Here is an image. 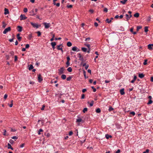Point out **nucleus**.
Returning <instances> with one entry per match:
<instances>
[{"mask_svg":"<svg viewBox=\"0 0 153 153\" xmlns=\"http://www.w3.org/2000/svg\"><path fill=\"white\" fill-rule=\"evenodd\" d=\"M65 70V68L64 67H61L60 69H59L58 70L59 74L60 75L64 73V71Z\"/></svg>","mask_w":153,"mask_h":153,"instance_id":"1","label":"nucleus"},{"mask_svg":"<svg viewBox=\"0 0 153 153\" xmlns=\"http://www.w3.org/2000/svg\"><path fill=\"white\" fill-rule=\"evenodd\" d=\"M30 24L33 27H36V28H39V27L41 26L40 25H39L37 23H34L32 22H30Z\"/></svg>","mask_w":153,"mask_h":153,"instance_id":"2","label":"nucleus"},{"mask_svg":"<svg viewBox=\"0 0 153 153\" xmlns=\"http://www.w3.org/2000/svg\"><path fill=\"white\" fill-rule=\"evenodd\" d=\"M11 30V28L10 27H8L6 28L3 31V33L4 34H6L7 33L8 31H10Z\"/></svg>","mask_w":153,"mask_h":153,"instance_id":"3","label":"nucleus"},{"mask_svg":"<svg viewBox=\"0 0 153 153\" xmlns=\"http://www.w3.org/2000/svg\"><path fill=\"white\" fill-rule=\"evenodd\" d=\"M84 122V121L80 117L77 116V119L76 120V122L78 123L81 122L82 123H83Z\"/></svg>","mask_w":153,"mask_h":153,"instance_id":"4","label":"nucleus"},{"mask_svg":"<svg viewBox=\"0 0 153 153\" xmlns=\"http://www.w3.org/2000/svg\"><path fill=\"white\" fill-rule=\"evenodd\" d=\"M77 57L79 58V60L82 62L84 61V59L82 55L80 53H78L77 54Z\"/></svg>","mask_w":153,"mask_h":153,"instance_id":"5","label":"nucleus"},{"mask_svg":"<svg viewBox=\"0 0 153 153\" xmlns=\"http://www.w3.org/2000/svg\"><path fill=\"white\" fill-rule=\"evenodd\" d=\"M43 24L45 25V28H48L50 27V24L49 23H47L44 22Z\"/></svg>","mask_w":153,"mask_h":153,"instance_id":"6","label":"nucleus"},{"mask_svg":"<svg viewBox=\"0 0 153 153\" xmlns=\"http://www.w3.org/2000/svg\"><path fill=\"white\" fill-rule=\"evenodd\" d=\"M72 50L74 51L78 52L80 51L79 49L76 46L72 48Z\"/></svg>","mask_w":153,"mask_h":153,"instance_id":"7","label":"nucleus"},{"mask_svg":"<svg viewBox=\"0 0 153 153\" xmlns=\"http://www.w3.org/2000/svg\"><path fill=\"white\" fill-rule=\"evenodd\" d=\"M20 20H25L27 18V17L25 16L24 15H22L21 14L20 16Z\"/></svg>","mask_w":153,"mask_h":153,"instance_id":"8","label":"nucleus"},{"mask_svg":"<svg viewBox=\"0 0 153 153\" xmlns=\"http://www.w3.org/2000/svg\"><path fill=\"white\" fill-rule=\"evenodd\" d=\"M38 80L39 82H41L43 80V79L41 76V74H39L38 75Z\"/></svg>","mask_w":153,"mask_h":153,"instance_id":"9","label":"nucleus"},{"mask_svg":"<svg viewBox=\"0 0 153 153\" xmlns=\"http://www.w3.org/2000/svg\"><path fill=\"white\" fill-rule=\"evenodd\" d=\"M57 49L58 50H62V47H63L62 44H60L59 45H57Z\"/></svg>","mask_w":153,"mask_h":153,"instance_id":"10","label":"nucleus"},{"mask_svg":"<svg viewBox=\"0 0 153 153\" xmlns=\"http://www.w3.org/2000/svg\"><path fill=\"white\" fill-rule=\"evenodd\" d=\"M51 44L52 46L53 49L54 50L55 48V46L56 45V42H52L51 43Z\"/></svg>","mask_w":153,"mask_h":153,"instance_id":"11","label":"nucleus"},{"mask_svg":"<svg viewBox=\"0 0 153 153\" xmlns=\"http://www.w3.org/2000/svg\"><path fill=\"white\" fill-rule=\"evenodd\" d=\"M17 28H18L17 30L18 31H19V32H21L22 31V27H21L20 26H17Z\"/></svg>","mask_w":153,"mask_h":153,"instance_id":"12","label":"nucleus"},{"mask_svg":"<svg viewBox=\"0 0 153 153\" xmlns=\"http://www.w3.org/2000/svg\"><path fill=\"white\" fill-rule=\"evenodd\" d=\"M4 14L5 15H7L9 13V11L8 9L6 8H5L4 9Z\"/></svg>","mask_w":153,"mask_h":153,"instance_id":"13","label":"nucleus"},{"mask_svg":"<svg viewBox=\"0 0 153 153\" xmlns=\"http://www.w3.org/2000/svg\"><path fill=\"white\" fill-rule=\"evenodd\" d=\"M124 88L121 89L120 91V93L121 95H123L125 94Z\"/></svg>","mask_w":153,"mask_h":153,"instance_id":"14","label":"nucleus"},{"mask_svg":"<svg viewBox=\"0 0 153 153\" xmlns=\"http://www.w3.org/2000/svg\"><path fill=\"white\" fill-rule=\"evenodd\" d=\"M20 34L19 33H18L17 35V37L18 39V40L20 41L22 39V37L20 36Z\"/></svg>","mask_w":153,"mask_h":153,"instance_id":"15","label":"nucleus"},{"mask_svg":"<svg viewBox=\"0 0 153 153\" xmlns=\"http://www.w3.org/2000/svg\"><path fill=\"white\" fill-rule=\"evenodd\" d=\"M8 146V149H11L12 150H13V148L11 146V145L9 143H8L7 144Z\"/></svg>","mask_w":153,"mask_h":153,"instance_id":"16","label":"nucleus"},{"mask_svg":"<svg viewBox=\"0 0 153 153\" xmlns=\"http://www.w3.org/2000/svg\"><path fill=\"white\" fill-rule=\"evenodd\" d=\"M105 137L107 139H108L109 138H111L112 136L111 135H109L108 134H106L105 135Z\"/></svg>","mask_w":153,"mask_h":153,"instance_id":"17","label":"nucleus"},{"mask_svg":"<svg viewBox=\"0 0 153 153\" xmlns=\"http://www.w3.org/2000/svg\"><path fill=\"white\" fill-rule=\"evenodd\" d=\"M138 76L140 78H142L144 76V75L143 74H139Z\"/></svg>","mask_w":153,"mask_h":153,"instance_id":"18","label":"nucleus"},{"mask_svg":"<svg viewBox=\"0 0 153 153\" xmlns=\"http://www.w3.org/2000/svg\"><path fill=\"white\" fill-rule=\"evenodd\" d=\"M66 76L65 74H63L61 76V78L63 79H65L66 78Z\"/></svg>","mask_w":153,"mask_h":153,"instance_id":"19","label":"nucleus"},{"mask_svg":"<svg viewBox=\"0 0 153 153\" xmlns=\"http://www.w3.org/2000/svg\"><path fill=\"white\" fill-rule=\"evenodd\" d=\"M83 73L84 76V77H85V79L88 78V76H86L85 71L84 70H83Z\"/></svg>","mask_w":153,"mask_h":153,"instance_id":"20","label":"nucleus"},{"mask_svg":"<svg viewBox=\"0 0 153 153\" xmlns=\"http://www.w3.org/2000/svg\"><path fill=\"white\" fill-rule=\"evenodd\" d=\"M72 77L71 76H69L66 79V80L67 81H70L71 80V79Z\"/></svg>","mask_w":153,"mask_h":153,"instance_id":"21","label":"nucleus"},{"mask_svg":"<svg viewBox=\"0 0 153 153\" xmlns=\"http://www.w3.org/2000/svg\"><path fill=\"white\" fill-rule=\"evenodd\" d=\"M33 67L32 65H29V66L28 68V69L29 70H31V69H33Z\"/></svg>","mask_w":153,"mask_h":153,"instance_id":"22","label":"nucleus"},{"mask_svg":"<svg viewBox=\"0 0 153 153\" xmlns=\"http://www.w3.org/2000/svg\"><path fill=\"white\" fill-rule=\"evenodd\" d=\"M82 50L84 52H86L87 51V49L86 48L82 47L81 48Z\"/></svg>","mask_w":153,"mask_h":153,"instance_id":"23","label":"nucleus"},{"mask_svg":"<svg viewBox=\"0 0 153 153\" xmlns=\"http://www.w3.org/2000/svg\"><path fill=\"white\" fill-rule=\"evenodd\" d=\"M139 14L138 13H137L134 15V17L137 18L139 16Z\"/></svg>","mask_w":153,"mask_h":153,"instance_id":"24","label":"nucleus"},{"mask_svg":"<svg viewBox=\"0 0 153 153\" xmlns=\"http://www.w3.org/2000/svg\"><path fill=\"white\" fill-rule=\"evenodd\" d=\"M67 45L68 47H71L72 46V43L70 42H68L67 43Z\"/></svg>","mask_w":153,"mask_h":153,"instance_id":"25","label":"nucleus"},{"mask_svg":"<svg viewBox=\"0 0 153 153\" xmlns=\"http://www.w3.org/2000/svg\"><path fill=\"white\" fill-rule=\"evenodd\" d=\"M67 70L68 72H71L72 71V69L71 67H69L68 68Z\"/></svg>","mask_w":153,"mask_h":153,"instance_id":"26","label":"nucleus"},{"mask_svg":"<svg viewBox=\"0 0 153 153\" xmlns=\"http://www.w3.org/2000/svg\"><path fill=\"white\" fill-rule=\"evenodd\" d=\"M148 49H149V50H152V46H151V44H149L148 45Z\"/></svg>","mask_w":153,"mask_h":153,"instance_id":"27","label":"nucleus"},{"mask_svg":"<svg viewBox=\"0 0 153 153\" xmlns=\"http://www.w3.org/2000/svg\"><path fill=\"white\" fill-rule=\"evenodd\" d=\"M114 109V108L112 107L111 106H110L109 107V108L108 109V111L109 112H110L112 110H113Z\"/></svg>","mask_w":153,"mask_h":153,"instance_id":"28","label":"nucleus"},{"mask_svg":"<svg viewBox=\"0 0 153 153\" xmlns=\"http://www.w3.org/2000/svg\"><path fill=\"white\" fill-rule=\"evenodd\" d=\"M142 27L140 26H138L137 27V31H138L140 29L142 28Z\"/></svg>","mask_w":153,"mask_h":153,"instance_id":"29","label":"nucleus"},{"mask_svg":"<svg viewBox=\"0 0 153 153\" xmlns=\"http://www.w3.org/2000/svg\"><path fill=\"white\" fill-rule=\"evenodd\" d=\"M127 0H123L120 1V2L122 4H125L126 2L127 1Z\"/></svg>","mask_w":153,"mask_h":153,"instance_id":"30","label":"nucleus"},{"mask_svg":"<svg viewBox=\"0 0 153 153\" xmlns=\"http://www.w3.org/2000/svg\"><path fill=\"white\" fill-rule=\"evenodd\" d=\"M101 112V110L99 108H97L96 110V112L97 113H100Z\"/></svg>","mask_w":153,"mask_h":153,"instance_id":"31","label":"nucleus"},{"mask_svg":"<svg viewBox=\"0 0 153 153\" xmlns=\"http://www.w3.org/2000/svg\"><path fill=\"white\" fill-rule=\"evenodd\" d=\"M43 130L42 129H40L38 131V134L39 135L41 134V132H43Z\"/></svg>","mask_w":153,"mask_h":153,"instance_id":"32","label":"nucleus"},{"mask_svg":"<svg viewBox=\"0 0 153 153\" xmlns=\"http://www.w3.org/2000/svg\"><path fill=\"white\" fill-rule=\"evenodd\" d=\"M13 100H11V104L9 105V107H12L13 106Z\"/></svg>","mask_w":153,"mask_h":153,"instance_id":"33","label":"nucleus"},{"mask_svg":"<svg viewBox=\"0 0 153 153\" xmlns=\"http://www.w3.org/2000/svg\"><path fill=\"white\" fill-rule=\"evenodd\" d=\"M151 16H149L147 19V21L148 22H149L150 21H151Z\"/></svg>","mask_w":153,"mask_h":153,"instance_id":"34","label":"nucleus"},{"mask_svg":"<svg viewBox=\"0 0 153 153\" xmlns=\"http://www.w3.org/2000/svg\"><path fill=\"white\" fill-rule=\"evenodd\" d=\"M144 31L146 32H147L148 31V27L146 26L144 27Z\"/></svg>","mask_w":153,"mask_h":153,"instance_id":"35","label":"nucleus"},{"mask_svg":"<svg viewBox=\"0 0 153 153\" xmlns=\"http://www.w3.org/2000/svg\"><path fill=\"white\" fill-rule=\"evenodd\" d=\"M32 37V34H29V35L28 36V39L29 40H30V39H31Z\"/></svg>","mask_w":153,"mask_h":153,"instance_id":"36","label":"nucleus"},{"mask_svg":"<svg viewBox=\"0 0 153 153\" xmlns=\"http://www.w3.org/2000/svg\"><path fill=\"white\" fill-rule=\"evenodd\" d=\"M152 102H153V101L152 100H149V101L147 103V104L148 105H149V104H152Z\"/></svg>","mask_w":153,"mask_h":153,"instance_id":"37","label":"nucleus"},{"mask_svg":"<svg viewBox=\"0 0 153 153\" xmlns=\"http://www.w3.org/2000/svg\"><path fill=\"white\" fill-rule=\"evenodd\" d=\"M88 110V108H85L83 110V112L84 113H85L86 111H87Z\"/></svg>","mask_w":153,"mask_h":153,"instance_id":"38","label":"nucleus"},{"mask_svg":"<svg viewBox=\"0 0 153 153\" xmlns=\"http://www.w3.org/2000/svg\"><path fill=\"white\" fill-rule=\"evenodd\" d=\"M2 23L3 24L2 27L3 28H4L6 27V24L4 22H2Z\"/></svg>","mask_w":153,"mask_h":153,"instance_id":"39","label":"nucleus"},{"mask_svg":"<svg viewBox=\"0 0 153 153\" xmlns=\"http://www.w3.org/2000/svg\"><path fill=\"white\" fill-rule=\"evenodd\" d=\"M105 21L108 23H110L111 22V20H109L107 18L106 19Z\"/></svg>","mask_w":153,"mask_h":153,"instance_id":"40","label":"nucleus"},{"mask_svg":"<svg viewBox=\"0 0 153 153\" xmlns=\"http://www.w3.org/2000/svg\"><path fill=\"white\" fill-rule=\"evenodd\" d=\"M88 11L91 13V14H92L94 13V10L92 9H90Z\"/></svg>","mask_w":153,"mask_h":153,"instance_id":"41","label":"nucleus"},{"mask_svg":"<svg viewBox=\"0 0 153 153\" xmlns=\"http://www.w3.org/2000/svg\"><path fill=\"white\" fill-rule=\"evenodd\" d=\"M126 17L127 20L128 21L129 19V16L128 14H126Z\"/></svg>","mask_w":153,"mask_h":153,"instance_id":"42","label":"nucleus"},{"mask_svg":"<svg viewBox=\"0 0 153 153\" xmlns=\"http://www.w3.org/2000/svg\"><path fill=\"white\" fill-rule=\"evenodd\" d=\"M94 103V101H92L91 102L90 104V107H91L93 106Z\"/></svg>","mask_w":153,"mask_h":153,"instance_id":"43","label":"nucleus"},{"mask_svg":"<svg viewBox=\"0 0 153 153\" xmlns=\"http://www.w3.org/2000/svg\"><path fill=\"white\" fill-rule=\"evenodd\" d=\"M91 88L92 89H93V91L94 92H95L97 90L96 88H94V86H91Z\"/></svg>","mask_w":153,"mask_h":153,"instance_id":"44","label":"nucleus"},{"mask_svg":"<svg viewBox=\"0 0 153 153\" xmlns=\"http://www.w3.org/2000/svg\"><path fill=\"white\" fill-rule=\"evenodd\" d=\"M55 37V35L54 34H53L52 36V38L51 39H50L51 41H52L54 40V38Z\"/></svg>","mask_w":153,"mask_h":153,"instance_id":"45","label":"nucleus"},{"mask_svg":"<svg viewBox=\"0 0 153 153\" xmlns=\"http://www.w3.org/2000/svg\"><path fill=\"white\" fill-rule=\"evenodd\" d=\"M36 33H37L38 36H40L41 35V33L40 31H37V32Z\"/></svg>","mask_w":153,"mask_h":153,"instance_id":"46","label":"nucleus"},{"mask_svg":"<svg viewBox=\"0 0 153 153\" xmlns=\"http://www.w3.org/2000/svg\"><path fill=\"white\" fill-rule=\"evenodd\" d=\"M147 60L145 59L144 61V62H143V64L144 65H145L147 64Z\"/></svg>","mask_w":153,"mask_h":153,"instance_id":"47","label":"nucleus"},{"mask_svg":"<svg viewBox=\"0 0 153 153\" xmlns=\"http://www.w3.org/2000/svg\"><path fill=\"white\" fill-rule=\"evenodd\" d=\"M149 149H147L145 151L143 152V153H147L149 152Z\"/></svg>","mask_w":153,"mask_h":153,"instance_id":"48","label":"nucleus"},{"mask_svg":"<svg viewBox=\"0 0 153 153\" xmlns=\"http://www.w3.org/2000/svg\"><path fill=\"white\" fill-rule=\"evenodd\" d=\"M130 114L132 115L133 116H134L135 114L134 111H132L130 113Z\"/></svg>","mask_w":153,"mask_h":153,"instance_id":"49","label":"nucleus"},{"mask_svg":"<svg viewBox=\"0 0 153 153\" xmlns=\"http://www.w3.org/2000/svg\"><path fill=\"white\" fill-rule=\"evenodd\" d=\"M66 64L67 65L66 67H68L70 65V63L69 61H67L66 62Z\"/></svg>","mask_w":153,"mask_h":153,"instance_id":"50","label":"nucleus"},{"mask_svg":"<svg viewBox=\"0 0 153 153\" xmlns=\"http://www.w3.org/2000/svg\"><path fill=\"white\" fill-rule=\"evenodd\" d=\"M23 11L24 12L26 13L27 11V9L26 8H24Z\"/></svg>","mask_w":153,"mask_h":153,"instance_id":"51","label":"nucleus"},{"mask_svg":"<svg viewBox=\"0 0 153 153\" xmlns=\"http://www.w3.org/2000/svg\"><path fill=\"white\" fill-rule=\"evenodd\" d=\"M25 145V143H23L21 145H20V148H23L24 147Z\"/></svg>","mask_w":153,"mask_h":153,"instance_id":"52","label":"nucleus"},{"mask_svg":"<svg viewBox=\"0 0 153 153\" xmlns=\"http://www.w3.org/2000/svg\"><path fill=\"white\" fill-rule=\"evenodd\" d=\"M67 7L68 8H71L73 7V6L72 5H68Z\"/></svg>","mask_w":153,"mask_h":153,"instance_id":"53","label":"nucleus"},{"mask_svg":"<svg viewBox=\"0 0 153 153\" xmlns=\"http://www.w3.org/2000/svg\"><path fill=\"white\" fill-rule=\"evenodd\" d=\"M9 142L11 144H13L14 143V141L11 139L10 140Z\"/></svg>","mask_w":153,"mask_h":153,"instance_id":"54","label":"nucleus"},{"mask_svg":"<svg viewBox=\"0 0 153 153\" xmlns=\"http://www.w3.org/2000/svg\"><path fill=\"white\" fill-rule=\"evenodd\" d=\"M30 13H32L33 14H32V16H34L36 15V13H34V11L33 10H32Z\"/></svg>","mask_w":153,"mask_h":153,"instance_id":"55","label":"nucleus"},{"mask_svg":"<svg viewBox=\"0 0 153 153\" xmlns=\"http://www.w3.org/2000/svg\"><path fill=\"white\" fill-rule=\"evenodd\" d=\"M73 134V132L72 131H71L69 132V136H71Z\"/></svg>","mask_w":153,"mask_h":153,"instance_id":"56","label":"nucleus"},{"mask_svg":"<svg viewBox=\"0 0 153 153\" xmlns=\"http://www.w3.org/2000/svg\"><path fill=\"white\" fill-rule=\"evenodd\" d=\"M30 47V45L29 44H27L26 45L25 48H28Z\"/></svg>","mask_w":153,"mask_h":153,"instance_id":"57","label":"nucleus"},{"mask_svg":"<svg viewBox=\"0 0 153 153\" xmlns=\"http://www.w3.org/2000/svg\"><path fill=\"white\" fill-rule=\"evenodd\" d=\"M85 45L87 46V47H88V48H90V45H89V44H85Z\"/></svg>","mask_w":153,"mask_h":153,"instance_id":"58","label":"nucleus"},{"mask_svg":"<svg viewBox=\"0 0 153 153\" xmlns=\"http://www.w3.org/2000/svg\"><path fill=\"white\" fill-rule=\"evenodd\" d=\"M3 131H4L3 135L4 136L6 135V130L4 129Z\"/></svg>","mask_w":153,"mask_h":153,"instance_id":"59","label":"nucleus"},{"mask_svg":"<svg viewBox=\"0 0 153 153\" xmlns=\"http://www.w3.org/2000/svg\"><path fill=\"white\" fill-rule=\"evenodd\" d=\"M104 12H108V9L106 8H105L103 10Z\"/></svg>","mask_w":153,"mask_h":153,"instance_id":"60","label":"nucleus"},{"mask_svg":"<svg viewBox=\"0 0 153 153\" xmlns=\"http://www.w3.org/2000/svg\"><path fill=\"white\" fill-rule=\"evenodd\" d=\"M87 91V89L85 88H84L82 89V92L83 93H85V91Z\"/></svg>","mask_w":153,"mask_h":153,"instance_id":"61","label":"nucleus"},{"mask_svg":"<svg viewBox=\"0 0 153 153\" xmlns=\"http://www.w3.org/2000/svg\"><path fill=\"white\" fill-rule=\"evenodd\" d=\"M7 97V94H5L4 95V98L5 99H6Z\"/></svg>","mask_w":153,"mask_h":153,"instance_id":"62","label":"nucleus"},{"mask_svg":"<svg viewBox=\"0 0 153 153\" xmlns=\"http://www.w3.org/2000/svg\"><path fill=\"white\" fill-rule=\"evenodd\" d=\"M14 52L13 51H11V52H10V54L11 55H12V56H13V55L14 54Z\"/></svg>","mask_w":153,"mask_h":153,"instance_id":"63","label":"nucleus"},{"mask_svg":"<svg viewBox=\"0 0 153 153\" xmlns=\"http://www.w3.org/2000/svg\"><path fill=\"white\" fill-rule=\"evenodd\" d=\"M120 149H118L116 152V153H120Z\"/></svg>","mask_w":153,"mask_h":153,"instance_id":"64","label":"nucleus"}]
</instances>
